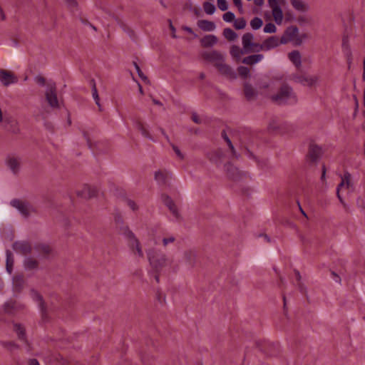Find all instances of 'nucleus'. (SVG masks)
<instances>
[{"label": "nucleus", "mask_w": 365, "mask_h": 365, "mask_svg": "<svg viewBox=\"0 0 365 365\" xmlns=\"http://www.w3.org/2000/svg\"><path fill=\"white\" fill-rule=\"evenodd\" d=\"M289 80L295 83H299L304 86H314L319 82V76L317 75H306V74H292Z\"/></svg>", "instance_id": "4"}, {"label": "nucleus", "mask_w": 365, "mask_h": 365, "mask_svg": "<svg viewBox=\"0 0 365 365\" xmlns=\"http://www.w3.org/2000/svg\"><path fill=\"white\" fill-rule=\"evenodd\" d=\"M272 13L276 24H281L283 20V13L281 6L272 9Z\"/></svg>", "instance_id": "29"}, {"label": "nucleus", "mask_w": 365, "mask_h": 365, "mask_svg": "<svg viewBox=\"0 0 365 365\" xmlns=\"http://www.w3.org/2000/svg\"><path fill=\"white\" fill-rule=\"evenodd\" d=\"M357 204L359 207H364V200H361V199H358L357 200Z\"/></svg>", "instance_id": "64"}, {"label": "nucleus", "mask_w": 365, "mask_h": 365, "mask_svg": "<svg viewBox=\"0 0 365 365\" xmlns=\"http://www.w3.org/2000/svg\"><path fill=\"white\" fill-rule=\"evenodd\" d=\"M222 136H223L224 139L225 140V141L227 142V145L230 147V150H232L233 155L235 157L237 158V155H236V153L235 150V148H234L231 140H230V138L224 133H222Z\"/></svg>", "instance_id": "47"}, {"label": "nucleus", "mask_w": 365, "mask_h": 365, "mask_svg": "<svg viewBox=\"0 0 365 365\" xmlns=\"http://www.w3.org/2000/svg\"><path fill=\"white\" fill-rule=\"evenodd\" d=\"M9 205L15 208L24 217H28L33 212H35L34 207L29 202L25 200L18 198L12 199L9 202Z\"/></svg>", "instance_id": "3"}, {"label": "nucleus", "mask_w": 365, "mask_h": 365, "mask_svg": "<svg viewBox=\"0 0 365 365\" xmlns=\"http://www.w3.org/2000/svg\"><path fill=\"white\" fill-rule=\"evenodd\" d=\"M19 308V306L16 302L9 301L4 305V309L6 312L10 313L12 310Z\"/></svg>", "instance_id": "35"}, {"label": "nucleus", "mask_w": 365, "mask_h": 365, "mask_svg": "<svg viewBox=\"0 0 365 365\" xmlns=\"http://www.w3.org/2000/svg\"><path fill=\"white\" fill-rule=\"evenodd\" d=\"M197 24L204 31H213L216 29L215 23L208 20H199Z\"/></svg>", "instance_id": "22"}, {"label": "nucleus", "mask_w": 365, "mask_h": 365, "mask_svg": "<svg viewBox=\"0 0 365 365\" xmlns=\"http://www.w3.org/2000/svg\"><path fill=\"white\" fill-rule=\"evenodd\" d=\"M233 4L237 7L240 13H243V8L242 4V0H232Z\"/></svg>", "instance_id": "57"}, {"label": "nucleus", "mask_w": 365, "mask_h": 365, "mask_svg": "<svg viewBox=\"0 0 365 365\" xmlns=\"http://www.w3.org/2000/svg\"><path fill=\"white\" fill-rule=\"evenodd\" d=\"M124 235L127 238L128 241V245L132 249L134 255L138 257H143V252L142 248L135 235L129 230H126Z\"/></svg>", "instance_id": "6"}, {"label": "nucleus", "mask_w": 365, "mask_h": 365, "mask_svg": "<svg viewBox=\"0 0 365 365\" xmlns=\"http://www.w3.org/2000/svg\"><path fill=\"white\" fill-rule=\"evenodd\" d=\"M128 206L133 211L138 210V206L135 202L131 200H127Z\"/></svg>", "instance_id": "56"}, {"label": "nucleus", "mask_w": 365, "mask_h": 365, "mask_svg": "<svg viewBox=\"0 0 365 365\" xmlns=\"http://www.w3.org/2000/svg\"><path fill=\"white\" fill-rule=\"evenodd\" d=\"M18 78L11 72L1 70L0 71V82L5 86L17 83Z\"/></svg>", "instance_id": "12"}, {"label": "nucleus", "mask_w": 365, "mask_h": 365, "mask_svg": "<svg viewBox=\"0 0 365 365\" xmlns=\"http://www.w3.org/2000/svg\"><path fill=\"white\" fill-rule=\"evenodd\" d=\"M97 194V189L95 187L85 185L81 190L76 192V195L83 199L93 197Z\"/></svg>", "instance_id": "13"}, {"label": "nucleus", "mask_w": 365, "mask_h": 365, "mask_svg": "<svg viewBox=\"0 0 365 365\" xmlns=\"http://www.w3.org/2000/svg\"><path fill=\"white\" fill-rule=\"evenodd\" d=\"M245 95L246 98L249 100L252 99L255 95V92L252 86L247 83L245 85Z\"/></svg>", "instance_id": "37"}, {"label": "nucleus", "mask_w": 365, "mask_h": 365, "mask_svg": "<svg viewBox=\"0 0 365 365\" xmlns=\"http://www.w3.org/2000/svg\"><path fill=\"white\" fill-rule=\"evenodd\" d=\"M13 249L15 250V252L21 254H28L31 252V247L27 242L21 241V242H16L13 245Z\"/></svg>", "instance_id": "17"}, {"label": "nucleus", "mask_w": 365, "mask_h": 365, "mask_svg": "<svg viewBox=\"0 0 365 365\" xmlns=\"http://www.w3.org/2000/svg\"><path fill=\"white\" fill-rule=\"evenodd\" d=\"M24 284V277L22 276H16L13 278L14 289L16 292H20Z\"/></svg>", "instance_id": "31"}, {"label": "nucleus", "mask_w": 365, "mask_h": 365, "mask_svg": "<svg viewBox=\"0 0 365 365\" xmlns=\"http://www.w3.org/2000/svg\"><path fill=\"white\" fill-rule=\"evenodd\" d=\"M92 95H93V98L96 103L100 107L101 106L100 103H99L100 99H99L97 89L95 86H93V88L92 89Z\"/></svg>", "instance_id": "52"}, {"label": "nucleus", "mask_w": 365, "mask_h": 365, "mask_svg": "<svg viewBox=\"0 0 365 365\" xmlns=\"http://www.w3.org/2000/svg\"><path fill=\"white\" fill-rule=\"evenodd\" d=\"M276 26L272 23L267 24L264 27V33H274L276 31Z\"/></svg>", "instance_id": "44"}, {"label": "nucleus", "mask_w": 365, "mask_h": 365, "mask_svg": "<svg viewBox=\"0 0 365 365\" xmlns=\"http://www.w3.org/2000/svg\"><path fill=\"white\" fill-rule=\"evenodd\" d=\"M282 0H268L269 6L271 9H274L281 6Z\"/></svg>", "instance_id": "51"}, {"label": "nucleus", "mask_w": 365, "mask_h": 365, "mask_svg": "<svg viewBox=\"0 0 365 365\" xmlns=\"http://www.w3.org/2000/svg\"><path fill=\"white\" fill-rule=\"evenodd\" d=\"M352 187V183L351 182V175L349 173H345L344 175L341 177V182L338 185L336 189V195L338 199L339 200L340 202L343 205L344 208L347 207V205L345 203L344 200L341 197V196L339 194V190L341 188L346 187L347 189Z\"/></svg>", "instance_id": "9"}, {"label": "nucleus", "mask_w": 365, "mask_h": 365, "mask_svg": "<svg viewBox=\"0 0 365 365\" xmlns=\"http://www.w3.org/2000/svg\"><path fill=\"white\" fill-rule=\"evenodd\" d=\"M45 98L51 108H58L60 107V102L57 97L56 84L53 82H48L46 84Z\"/></svg>", "instance_id": "5"}, {"label": "nucleus", "mask_w": 365, "mask_h": 365, "mask_svg": "<svg viewBox=\"0 0 365 365\" xmlns=\"http://www.w3.org/2000/svg\"><path fill=\"white\" fill-rule=\"evenodd\" d=\"M289 60L297 68L302 66V56L298 51H292L288 54Z\"/></svg>", "instance_id": "21"}, {"label": "nucleus", "mask_w": 365, "mask_h": 365, "mask_svg": "<svg viewBox=\"0 0 365 365\" xmlns=\"http://www.w3.org/2000/svg\"><path fill=\"white\" fill-rule=\"evenodd\" d=\"M237 70L240 76L244 78H247L250 75V69L247 67L240 66Z\"/></svg>", "instance_id": "41"}, {"label": "nucleus", "mask_w": 365, "mask_h": 365, "mask_svg": "<svg viewBox=\"0 0 365 365\" xmlns=\"http://www.w3.org/2000/svg\"><path fill=\"white\" fill-rule=\"evenodd\" d=\"M38 252L47 255L50 252L51 248L47 245H40L37 247Z\"/></svg>", "instance_id": "45"}, {"label": "nucleus", "mask_w": 365, "mask_h": 365, "mask_svg": "<svg viewBox=\"0 0 365 365\" xmlns=\"http://www.w3.org/2000/svg\"><path fill=\"white\" fill-rule=\"evenodd\" d=\"M342 49L345 55L349 58L351 55L350 46L349 44V39L344 37L342 41Z\"/></svg>", "instance_id": "34"}, {"label": "nucleus", "mask_w": 365, "mask_h": 365, "mask_svg": "<svg viewBox=\"0 0 365 365\" xmlns=\"http://www.w3.org/2000/svg\"><path fill=\"white\" fill-rule=\"evenodd\" d=\"M235 14L231 11L225 13L222 16V19L225 22H232L235 20Z\"/></svg>", "instance_id": "43"}, {"label": "nucleus", "mask_w": 365, "mask_h": 365, "mask_svg": "<svg viewBox=\"0 0 365 365\" xmlns=\"http://www.w3.org/2000/svg\"><path fill=\"white\" fill-rule=\"evenodd\" d=\"M234 26L236 29H243L246 26V21L243 18L235 19Z\"/></svg>", "instance_id": "40"}, {"label": "nucleus", "mask_w": 365, "mask_h": 365, "mask_svg": "<svg viewBox=\"0 0 365 365\" xmlns=\"http://www.w3.org/2000/svg\"><path fill=\"white\" fill-rule=\"evenodd\" d=\"M30 296L33 299L34 301H35L38 303V305L40 309L43 312L44 309V307H43V302L42 300L41 295L36 290L31 289L30 291Z\"/></svg>", "instance_id": "28"}, {"label": "nucleus", "mask_w": 365, "mask_h": 365, "mask_svg": "<svg viewBox=\"0 0 365 365\" xmlns=\"http://www.w3.org/2000/svg\"><path fill=\"white\" fill-rule=\"evenodd\" d=\"M67 4V6L71 9H74L76 6H77V3L76 1V0H64Z\"/></svg>", "instance_id": "55"}, {"label": "nucleus", "mask_w": 365, "mask_h": 365, "mask_svg": "<svg viewBox=\"0 0 365 365\" xmlns=\"http://www.w3.org/2000/svg\"><path fill=\"white\" fill-rule=\"evenodd\" d=\"M223 35L228 41H232L237 38L238 35L232 29L226 28L223 31Z\"/></svg>", "instance_id": "33"}, {"label": "nucleus", "mask_w": 365, "mask_h": 365, "mask_svg": "<svg viewBox=\"0 0 365 365\" xmlns=\"http://www.w3.org/2000/svg\"><path fill=\"white\" fill-rule=\"evenodd\" d=\"M147 255L150 264L156 271L171 266L172 259L159 250L150 249L147 252Z\"/></svg>", "instance_id": "1"}, {"label": "nucleus", "mask_w": 365, "mask_h": 365, "mask_svg": "<svg viewBox=\"0 0 365 365\" xmlns=\"http://www.w3.org/2000/svg\"><path fill=\"white\" fill-rule=\"evenodd\" d=\"M182 29L187 31V33L190 34H192L194 36L195 38H197V35L196 34L194 33V31H192V29L189 27V26H184L182 27Z\"/></svg>", "instance_id": "59"}, {"label": "nucleus", "mask_w": 365, "mask_h": 365, "mask_svg": "<svg viewBox=\"0 0 365 365\" xmlns=\"http://www.w3.org/2000/svg\"><path fill=\"white\" fill-rule=\"evenodd\" d=\"M175 241V237L174 235H169L163 239V244L164 246H167L170 243H173Z\"/></svg>", "instance_id": "49"}, {"label": "nucleus", "mask_w": 365, "mask_h": 365, "mask_svg": "<svg viewBox=\"0 0 365 365\" xmlns=\"http://www.w3.org/2000/svg\"><path fill=\"white\" fill-rule=\"evenodd\" d=\"M29 365H40L38 361L35 359H29Z\"/></svg>", "instance_id": "61"}, {"label": "nucleus", "mask_w": 365, "mask_h": 365, "mask_svg": "<svg viewBox=\"0 0 365 365\" xmlns=\"http://www.w3.org/2000/svg\"><path fill=\"white\" fill-rule=\"evenodd\" d=\"M287 41L288 40L285 36H282L280 39L276 36H270L263 41L264 51L274 49L280 44L287 43Z\"/></svg>", "instance_id": "8"}, {"label": "nucleus", "mask_w": 365, "mask_h": 365, "mask_svg": "<svg viewBox=\"0 0 365 365\" xmlns=\"http://www.w3.org/2000/svg\"><path fill=\"white\" fill-rule=\"evenodd\" d=\"M134 66H135V70L138 73V75L139 76V77L145 82H148V78L145 76V74L143 73V71H141V69L140 68L139 66L136 63H134Z\"/></svg>", "instance_id": "46"}, {"label": "nucleus", "mask_w": 365, "mask_h": 365, "mask_svg": "<svg viewBox=\"0 0 365 365\" xmlns=\"http://www.w3.org/2000/svg\"><path fill=\"white\" fill-rule=\"evenodd\" d=\"M21 160L19 157L9 155L6 160V163L11 172L14 174L20 170Z\"/></svg>", "instance_id": "16"}, {"label": "nucleus", "mask_w": 365, "mask_h": 365, "mask_svg": "<svg viewBox=\"0 0 365 365\" xmlns=\"http://www.w3.org/2000/svg\"><path fill=\"white\" fill-rule=\"evenodd\" d=\"M173 149L178 158H180V159L183 158V155L182 154L180 149L177 146L173 145Z\"/></svg>", "instance_id": "60"}, {"label": "nucleus", "mask_w": 365, "mask_h": 365, "mask_svg": "<svg viewBox=\"0 0 365 365\" xmlns=\"http://www.w3.org/2000/svg\"><path fill=\"white\" fill-rule=\"evenodd\" d=\"M24 265L26 270H34L38 269L37 260L31 257H26L24 261Z\"/></svg>", "instance_id": "27"}, {"label": "nucleus", "mask_w": 365, "mask_h": 365, "mask_svg": "<svg viewBox=\"0 0 365 365\" xmlns=\"http://www.w3.org/2000/svg\"><path fill=\"white\" fill-rule=\"evenodd\" d=\"M272 99L279 104H295L297 102V98L292 88L287 85L281 87L279 93L273 96Z\"/></svg>", "instance_id": "2"}, {"label": "nucleus", "mask_w": 365, "mask_h": 365, "mask_svg": "<svg viewBox=\"0 0 365 365\" xmlns=\"http://www.w3.org/2000/svg\"><path fill=\"white\" fill-rule=\"evenodd\" d=\"M216 68L221 74L226 76L229 78L235 79L237 78L236 73L229 65L225 63V59H223L220 63H217Z\"/></svg>", "instance_id": "14"}, {"label": "nucleus", "mask_w": 365, "mask_h": 365, "mask_svg": "<svg viewBox=\"0 0 365 365\" xmlns=\"http://www.w3.org/2000/svg\"><path fill=\"white\" fill-rule=\"evenodd\" d=\"M260 51H264V43H254L252 48V52H259Z\"/></svg>", "instance_id": "50"}, {"label": "nucleus", "mask_w": 365, "mask_h": 365, "mask_svg": "<svg viewBox=\"0 0 365 365\" xmlns=\"http://www.w3.org/2000/svg\"><path fill=\"white\" fill-rule=\"evenodd\" d=\"M217 43V38L215 35L209 34L200 39L201 46L205 48L212 47Z\"/></svg>", "instance_id": "20"}, {"label": "nucleus", "mask_w": 365, "mask_h": 365, "mask_svg": "<svg viewBox=\"0 0 365 365\" xmlns=\"http://www.w3.org/2000/svg\"><path fill=\"white\" fill-rule=\"evenodd\" d=\"M14 329L15 331L16 332L19 338L20 339L24 340L25 338V331L24 327H22L20 324H15L14 325Z\"/></svg>", "instance_id": "39"}, {"label": "nucleus", "mask_w": 365, "mask_h": 365, "mask_svg": "<svg viewBox=\"0 0 365 365\" xmlns=\"http://www.w3.org/2000/svg\"><path fill=\"white\" fill-rule=\"evenodd\" d=\"M9 117L6 114H4L1 109L0 108V123H9Z\"/></svg>", "instance_id": "53"}, {"label": "nucleus", "mask_w": 365, "mask_h": 365, "mask_svg": "<svg viewBox=\"0 0 365 365\" xmlns=\"http://www.w3.org/2000/svg\"><path fill=\"white\" fill-rule=\"evenodd\" d=\"M291 4L298 11L305 12L309 10V6L302 0H291Z\"/></svg>", "instance_id": "25"}, {"label": "nucleus", "mask_w": 365, "mask_h": 365, "mask_svg": "<svg viewBox=\"0 0 365 365\" xmlns=\"http://www.w3.org/2000/svg\"><path fill=\"white\" fill-rule=\"evenodd\" d=\"M225 171L227 174V176L233 180H237L241 178L242 173L232 164L229 163L225 165Z\"/></svg>", "instance_id": "19"}, {"label": "nucleus", "mask_w": 365, "mask_h": 365, "mask_svg": "<svg viewBox=\"0 0 365 365\" xmlns=\"http://www.w3.org/2000/svg\"><path fill=\"white\" fill-rule=\"evenodd\" d=\"M264 58L262 54H254L247 56L242 59V63L247 65H254L260 62Z\"/></svg>", "instance_id": "23"}, {"label": "nucleus", "mask_w": 365, "mask_h": 365, "mask_svg": "<svg viewBox=\"0 0 365 365\" xmlns=\"http://www.w3.org/2000/svg\"><path fill=\"white\" fill-rule=\"evenodd\" d=\"M6 271L11 274V272H12V268H13V265H14V257H13V255L12 253L7 250L6 252Z\"/></svg>", "instance_id": "30"}, {"label": "nucleus", "mask_w": 365, "mask_h": 365, "mask_svg": "<svg viewBox=\"0 0 365 365\" xmlns=\"http://www.w3.org/2000/svg\"><path fill=\"white\" fill-rule=\"evenodd\" d=\"M171 177L172 174L166 170H159L155 173V179L159 185H166Z\"/></svg>", "instance_id": "18"}, {"label": "nucleus", "mask_w": 365, "mask_h": 365, "mask_svg": "<svg viewBox=\"0 0 365 365\" xmlns=\"http://www.w3.org/2000/svg\"><path fill=\"white\" fill-rule=\"evenodd\" d=\"M182 262L188 268L194 267L197 264V252L195 249H188L183 252Z\"/></svg>", "instance_id": "7"}, {"label": "nucleus", "mask_w": 365, "mask_h": 365, "mask_svg": "<svg viewBox=\"0 0 365 365\" xmlns=\"http://www.w3.org/2000/svg\"><path fill=\"white\" fill-rule=\"evenodd\" d=\"M203 9L205 12L209 15L213 14L216 11L215 6L208 1H206L203 4Z\"/></svg>", "instance_id": "36"}, {"label": "nucleus", "mask_w": 365, "mask_h": 365, "mask_svg": "<svg viewBox=\"0 0 365 365\" xmlns=\"http://www.w3.org/2000/svg\"><path fill=\"white\" fill-rule=\"evenodd\" d=\"M244 51V48L242 47V48H240L238 46H236V45H232L230 48V53L231 55V56L236 61H239L241 58V56L246 53L245 52L243 51Z\"/></svg>", "instance_id": "24"}, {"label": "nucleus", "mask_w": 365, "mask_h": 365, "mask_svg": "<svg viewBox=\"0 0 365 365\" xmlns=\"http://www.w3.org/2000/svg\"><path fill=\"white\" fill-rule=\"evenodd\" d=\"M254 35L251 33H246L242 37V44L244 48V52L252 53V48L254 44Z\"/></svg>", "instance_id": "15"}, {"label": "nucleus", "mask_w": 365, "mask_h": 365, "mask_svg": "<svg viewBox=\"0 0 365 365\" xmlns=\"http://www.w3.org/2000/svg\"><path fill=\"white\" fill-rule=\"evenodd\" d=\"M162 200L173 214V220H179L180 219V214L173 200L169 196L163 195H162Z\"/></svg>", "instance_id": "11"}, {"label": "nucleus", "mask_w": 365, "mask_h": 365, "mask_svg": "<svg viewBox=\"0 0 365 365\" xmlns=\"http://www.w3.org/2000/svg\"><path fill=\"white\" fill-rule=\"evenodd\" d=\"M170 29H171V31H172V32H173L172 36H173V38H177V36H176V35H175V31H176V30H175V28L172 25V24H171V23H170Z\"/></svg>", "instance_id": "62"}, {"label": "nucleus", "mask_w": 365, "mask_h": 365, "mask_svg": "<svg viewBox=\"0 0 365 365\" xmlns=\"http://www.w3.org/2000/svg\"><path fill=\"white\" fill-rule=\"evenodd\" d=\"M217 6L221 11H226L228 9L227 0H217Z\"/></svg>", "instance_id": "48"}, {"label": "nucleus", "mask_w": 365, "mask_h": 365, "mask_svg": "<svg viewBox=\"0 0 365 365\" xmlns=\"http://www.w3.org/2000/svg\"><path fill=\"white\" fill-rule=\"evenodd\" d=\"M35 81L41 86H44L46 82L45 78L40 76L35 78Z\"/></svg>", "instance_id": "58"}, {"label": "nucleus", "mask_w": 365, "mask_h": 365, "mask_svg": "<svg viewBox=\"0 0 365 365\" xmlns=\"http://www.w3.org/2000/svg\"><path fill=\"white\" fill-rule=\"evenodd\" d=\"M262 24H263L262 20L258 17H255L250 21V26H251L252 29L254 30L259 29V28H261Z\"/></svg>", "instance_id": "38"}, {"label": "nucleus", "mask_w": 365, "mask_h": 365, "mask_svg": "<svg viewBox=\"0 0 365 365\" xmlns=\"http://www.w3.org/2000/svg\"><path fill=\"white\" fill-rule=\"evenodd\" d=\"M138 129L141 132L142 135L145 137L152 139L151 136L150 135L148 131L145 128V127L140 123H138L137 125Z\"/></svg>", "instance_id": "42"}, {"label": "nucleus", "mask_w": 365, "mask_h": 365, "mask_svg": "<svg viewBox=\"0 0 365 365\" xmlns=\"http://www.w3.org/2000/svg\"><path fill=\"white\" fill-rule=\"evenodd\" d=\"M201 56L205 61L214 63L215 67L225 59L223 55L217 51H203Z\"/></svg>", "instance_id": "10"}, {"label": "nucleus", "mask_w": 365, "mask_h": 365, "mask_svg": "<svg viewBox=\"0 0 365 365\" xmlns=\"http://www.w3.org/2000/svg\"><path fill=\"white\" fill-rule=\"evenodd\" d=\"M331 274L333 275V277H334L333 279L335 282H340V278L337 274H336L334 272H332Z\"/></svg>", "instance_id": "63"}, {"label": "nucleus", "mask_w": 365, "mask_h": 365, "mask_svg": "<svg viewBox=\"0 0 365 365\" xmlns=\"http://www.w3.org/2000/svg\"><path fill=\"white\" fill-rule=\"evenodd\" d=\"M223 155V153L222 152V150H214L212 151V153H210L208 155L210 161H212V163H219L221 158L222 157Z\"/></svg>", "instance_id": "32"}, {"label": "nucleus", "mask_w": 365, "mask_h": 365, "mask_svg": "<svg viewBox=\"0 0 365 365\" xmlns=\"http://www.w3.org/2000/svg\"><path fill=\"white\" fill-rule=\"evenodd\" d=\"M321 148L317 145H312L309 151V158L312 162H316L320 157Z\"/></svg>", "instance_id": "26"}, {"label": "nucleus", "mask_w": 365, "mask_h": 365, "mask_svg": "<svg viewBox=\"0 0 365 365\" xmlns=\"http://www.w3.org/2000/svg\"><path fill=\"white\" fill-rule=\"evenodd\" d=\"M192 120L197 124H202L204 122V120L195 113L192 114Z\"/></svg>", "instance_id": "54"}]
</instances>
